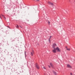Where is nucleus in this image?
<instances>
[{
    "label": "nucleus",
    "instance_id": "17",
    "mask_svg": "<svg viewBox=\"0 0 75 75\" xmlns=\"http://www.w3.org/2000/svg\"><path fill=\"white\" fill-rule=\"evenodd\" d=\"M48 66L49 68H51V67L50 66L48 65Z\"/></svg>",
    "mask_w": 75,
    "mask_h": 75
},
{
    "label": "nucleus",
    "instance_id": "2",
    "mask_svg": "<svg viewBox=\"0 0 75 75\" xmlns=\"http://www.w3.org/2000/svg\"><path fill=\"white\" fill-rule=\"evenodd\" d=\"M35 66L36 68L38 69L40 68V67L37 63H36Z\"/></svg>",
    "mask_w": 75,
    "mask_h": 75
},
{
    "label": "nucleus",
    "instance_id": "9",
    "mask_svg": "<svg viewBox=\"0 0 75 75\" xmlns=\"http://www.w3.org/2000/svg\"><path fill=\"white\" fill-rule=\"evenodd\" d=\"M1 16L3 17H4V18H5V20H6V17H5V16H4V15H3L2 14H1Z\"/></svg>",
    "mask_w": 75,
    "mask_h": 75
},
{
    "label": "nucleus",
    "instance_id": "4",
    "mask_svg": "<svg viewBox=\"0 0 75 75\" xmlns=\"http://www.w3.org/2000/svg\"><path fill=\"white\" fill-rule=\"evenodd\" d=\"M48 4H49V5H51V6H54V4H53V3L50 2V1L48 2Z\"/></svg>",
    "mask_w": 75,
    "mask_h": 75
},
{
    "label": "nucleus",
    "instance_id": "18",
    "mask_svg": "<svg viewBox=\"0 0 75 75\" xmlns=\"http://www.w3.org/2000/svg\"><path fill=\"white\" fill-rule=\"evenodd\" d=\"M37 1H40V0H37Z\"/></svg>",
    "mask_w": 75,
    "mask_h": 75
},
{
    "label": "nucleus",
    "instance_id": "19",
    "mask_svg": "<svg viewBox=\"0 0 75 75\" xmlns=\"http://www.w3.org/2000/svg\"><path fill=\"white\" fill-rule=\"evenodd\" d=\"M25 55H26L25 51Z\"/></svg>",
    "mask_w": 75,
    "mask_h": 75
},
{
    "label": "nucleus",
    "instance_id": "3",
    "mask_svg": "<svg viewBox=\"0 0 75 75\" xmlns=\"http://www.w3.org/2000/svg\"><path fill=\"white\" fill-rule=\"evenodd\" d=\"M56 46H57V45H56V44H55V43H54V44H53L52 47L53 48L55 49V47H56Z\"/></svg>",
    "mask_w": 75,
    "mask_h": 75
},
{
    "label": "nucleus",
    "instance_id": "20",
    "mask_svg": "<svg viewBox=\"0 0 75 75\" xmlns=\"http://www.w3.org/2000/svg\"><path fill=\"white\" fill-rule=\"evenodd\" d=\"M7 27H8V28H10V27H9V26H8Z\"/></svg>",
    "mask_w": 75,
    "mask_h": 75
},
{
    "label": "nucleus",
    "instance_id": "8",
    "mask_svg": "<svg viewBox=\"0 0 75 75\" xmlns=\"http://www.w3.org/2000/svg\"><path fill=\"white\" fill-rule=\"evenodd\" d=\"M53 73H54V74L55 75H57V73H56V72H55V71H53Z\"/></svg>",
    "mask_w": 75,
    "mask_h": 75
},
{
    "label": "nucleus",
    "instance_id": "6",
    "mask_svg": "<svg viewBox=\"0 0 75 75\" xmlns=\"http://www.w3.org/2000/svg\"><path fill=\"white\" fill-rule=\"evenodd\" d=\"M31 54L32 56H33V55L34 54V51L32 50V52H31Z\"/></svg>",
    "mask_w": 75,
    "mask_h": 75
},
{
    "label": "nucleus",
    "instance_id": "1",
    "mask_svg": "<svg viewBox=\"0 0 75 75\" xmlns=\"http://www.w3.org/2000/svg\"><path fill=\"white\" fill-rule=\"evenodd\" d=\"M67 67L68 68H70V69H71V68H72V67L69 64H67Z\"/></svg>",
    "mask_w": 75,
    "mask_h": 75
},
{
    "label": "nucleus",
    "instance_id": "5",
    "mask_svg": "<svg viewBox=\"0 0 75 75\" xmlns=\"http://www.w3.org/2000/svg\"><path fill=\"white\" fill-rule=\"evenodd\" d=\"M56 50H57L58 52H61V50H59V48L58 47H57L56 48Z\"/></svg>",
    "mask_w": 75,
    "mask_h": 75
},
{
    "label": "nucleus",
    "instance_id": "7",
    "mask_svg": "<svg viewBox=\"0 0 75 75\" xmlns=\"http://www.w3.org/2000/svg\"><path fill=\"white\" fill-rule=\"evenodd\" d=\"M56 48H54L52 50V52L53 53H56Z\"/></svg>",
    "mask_w": 75,
    "mask_h": 75
},
{
    "label": "nucleus",
    "instance_id": "16",
    "mask_svg": "<svg viewBox=\"0 0 75 75\" xmlns=\"http://www.w3.org/2000/svg\"><path fill=\"white\" fill-rule=\"evenodd\" d=\"M43 68H44L45 69H46V68H45V67H43Z\"/></svg>",
    "mask_w": 75,
    "mask_h": 75
},
{
    "label": "nucleus",
    "instance_id": "12",
    "mask_svg": "<svg viewBox=\"0 0 75 75\" xmlns=\"http://www.w3.org/2000/svg\"><path fill=\"white\" fill-rule=\"evenodd\" d=\"M50 65L51 67H52L53 66L52 64L51 63H50Z\"/></svg>",
    "mask_w": 75,
    "mask_h": 75
},
{
    "label": "nucleus",
    "instance_id": "21",
    "mask_svg": "<svg viewBox=\"0 0 75 75\" xmlns=\"http://www.w3.org/2000/svg\"><path fill=\"white\" fill-rule=\"evenodd\" d=\"M20 27H21V28H22V27H21V26H20Z\"/></svg>",
    "mask_w": 75,
    "mask_h": 75
},
{
    "label": "nucleus",
    "instance_id": "10",
    "mask_svg": "<svg viewBox=\"0 0 75 75\" xmlns=\"http://www.w3.org/2000/svg\"><path fill=\"white\" fill-rule=\"evenodd\" d=\"M51 37H52V36H50V38H49V42H50V39H51Z\"/></svg>",
    "mask_w": 75,
    "mask_h": 75
},
{
    "label": "nucleus",
    "instance_id": "13",
    "mask_svg": "<svg viewBox=\"0 0 75 75\" xmlns=\"http://www.w3.org/2000/svg\"><path fill=\"white\" fill-rule=\"evenodd\" d=\"M67 50L68 51H70V49L67 48Z\"/></svg>",
    "mask_w": 75,
    "mask_h": 75
},
{
    "label": "nucleus",
    "instance_id": "15",
    "mask_svg": "<svg viewBox=\"0 0 75 75\" xmlns=\"http://www.w3.org/2000/svg\"><path fill=\"white\" fill-rule=\"evenodd\" d=\"M0 18L1 19H2V18L1 17V16L0 14Z\"/></svg>",
    "mask_w": 75,
    "mask_h": 75
},
{
    "label": "nucleus",
    "instance_id": "22",
    "mask_svg": "<svg viewBox=\"0 0 75 75\" xmlns=\"http://www.w3.org/2000/svg\"><path fill=\"white\" fill-rule=\"evenodd\" d=\"M66 48H67V47H66Z\"/></svg>",
    "mask_w": 75,
    "mask_h": 75
},
{
    "label": "nucleus",
    "instance_id": "11",
    "mask_svg": "<svg viewBox=\"0 0 75 75\" xmlns=\"http://www.w3.org/2000/svg\"><path fill=\"white\" fill-rule=\"evenodd\" d=\"M16 28H19V26L17 25H16Z\"/></svg>",
    "mask_w": 75,
    "mask_h": 75
},
{
    "label": "nucleus",
    "instance_id": "14",
    "mask_svg": "<svg viewBox=\"0 0 75 75\" xmlns=\"http://www.w3.org/2000/svg\"><path fill=\"white\" fill-rule=\"evenodd\" d=\"M48 23L49 25H50V22L49 21H48Z\"/></svg>",
    "mask_w": 75,
    "mask_h": 75
}]
</instances>
